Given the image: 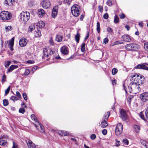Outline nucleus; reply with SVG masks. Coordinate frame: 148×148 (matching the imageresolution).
Masks as SVG:
<instances>
[{
    "mask_svg": "<svg viewBox=\"0 0 148 148\" xmlns=\"http://www.w3.org/2000/svg\"><path fill=\"white\" fill-rule=\"evenodd\" d=\"M128 87L129 92L133 93H138L140 90L139 82L137 83H131Z\"/></svg>",
    "mask_w": 148,
    "mask_h": 148,
    "instance_id": "nucleus-1",
    "label": "nucleus"
},
{
    "mask_svg": "<svg viewBox=\"0 0 148 148\" xmlns=\"http://www.w3.org/2000/svg\"><path fill=\"white\" fill-rule=\"evenodd\" d=\"M125 48L127 51H137L140 49V47L138 44L133 43L126 45Z\"/></svg>",
    "mask_w": 148,
    "mask_h": 148,
    "instance_id": "nucleus-2",
    "label": "nucleus"
},
{
    "mask_svg": "<svg viewBox=\"0 0 148 148\" xmlns=\"http://www.w3.org/2000/svg\"><path fill=\"white\" fill-rule=\"evenodd\" d=\"M53 52L50 49L44 48L43 49V55L42 56V58L45 60H48L49 58V56L53 54Z\"/></svg>",
    "mask_w": 148,
    "mask_h": 148,
    "instance_id": "nucleus-3",
    "label": "nucleus"
},
{
    "mask_svg": "<svg viewBox=\"0 0 148 148\" xmlns=\"http://www.w3.org/2000/svg\"><path fill=\"white\" fill-rule=\"evenodd\" d=\"M30 18V14L26 11H23L20 14V20L22 22L25 23Z\"/></svg>",
    "mask_w": 148,
    "mask_h": 148,
    "instance_id": "nucleus-4",
    "label": "nucleus"
},
{
    "mask_svg": "<svg viewBox=\"0 0 148 148\" xmlns=\"http://www.w3.org/2000/svg\"><path fill=\"white\" fill-rule=\"evenodd\" d=\"M11 17V13L8 11H3L0 13V17L2 20L10 19Z\"/></svg>",
    "mask_w": 148,
    "mask_h": 148,
    "instance_id": "nucleus-5",
    "label": "nucleus"
},
{
    "mask_svg": "<svg viewBox=\"0 0 148 148\" xmlns=\"http://www.w3.org/2000/svg\"><path fill=\"white\" fill-rule=\"evenodd\" d=\"M80 7L77 5H73L71 8V12L72 14L75 17L78 16L80 14Z\"/></svg>",
    "mask_w": 148,
    "mask_h": 148,
    "instance_id": "nucleus-6",
    "label": "nucleus"
},
{
    "mask_svg": "<svg viewBox=\"0 0 148 148\" xmlns=\"http://www.w3.org/2000/svg\"><path fill=\"white\" fill-rule=\"evenodd\" d=\"M123 125L121 123L117 124L115 130V134L116 136L119 135L121 134L123 131Z\"/></svg>",
    "mask_w": 148,
    "mask_h": 148,
    "instance_id": "nucleus-7",
    "label": "nucleus"
},
{
    "mask_svg": "<svg viewBox=\"0 0 148 148\" xmlns=\"http://www.w3.org/2000/svg\"><path fill=\"white\" fill-rule=\"evenodd\" d=\"M135 69H143L148 71V64L144 63L138 64L135 67Z\"/></svg>",
    "mask_w": 148,
    "mask_h": 148,
    "instance_id": "nucleus-8",
    "label": "nucleus"
},
{
    "mask_svg": "<svg viewBox=\"0 0 148 148\" xmlns=\"http://www.w3.org/2000/svg\"><path fill=\"white\" fill-rule=\"evenodd\" d=\"M110 115V112H108L105 115V119L103 121L101 122V127L103 128H105L108 126V123L106 122V120L108 119Z\"/></svg>",
    "mask_w": 148,
    "mask_h": 148,
    "instance_id": "nucleus-9",
    "label": "nucleus"
},
{
    "mask_svg": "<svg viewBox=\"0 0 148 148\" xmlns=\"http://www.w3.org/2000/svg\"><path fill=\"white\" fill-rule=\"evenodd\" d=\"M42 7L45 9H47L50 7L51 3L49 0H44L41 2Z\"/></svg>",
    "mask_w": 148,
    "mask_h": 148,
    "instance_id": "nucleus-10",
    "label": "nucleus"
},
{
    "mask_svg": "<svg viewBox=\"0 0 148 148\" xmlns=\"http://www.w3.org/2000/svg\"><path fill=\"white\" fill-rule=\"evenodd\" d=\"M140 98L144 102L148 101V92H145L140 95Z\"/></svg>",
    "mask_w": 148,
    "mask_h": 148,
    "instance_id": "nucleus-11",
    "label": "nucleus"
},
{
    "mask_svg": "<svg viewBox=\"0 0 148 148\" xmlns=\"http://www.w3.org/2000/svg\"><path fill=\"white\" fill-rule=\"evenodd\" d=\"M28 42L27 40L25 38H21L19 41V44L21 47H24L25 46Z\"/></svg>",
    "mask_w": 148,
    "mask_h": 148,
    "instance_id": "nucleus-12",
    "label": "nucleus"
},
{
    "mask_svg": "<svg viewBox=\"0 0 148 148\" xmlns=\"http://www.w3.org/2000/svg\"><path fill=\"white\" fill-rule=\"evenodd\" d=\"M38 125L36 124H34L35 127L41 132H45V130L44 127L41 123H39L38 121Z\"/></svg>",
    "mask_w": 148,
    "mask_h": 148,
    "instance_id": "nucleus-13",
    "label": "nucleus"
},
{
    "mask_svg": "<svg viewBox=\"0 0 148 148\" xmlns=\"http://www.w3.org/2000/svg\"><path fill=\"white\" fill-rule=\"evenodd\" d=\"M120 113L122 119L124 121L126 120L127 117V115L125 111L123 110H121L120 111Z\"/></svg>",
    "mask_w": 148,
    "mask_h": 148,
    "instance_id": "nucleus-14",
    "label": "nucleus"
},
{
    "mask_svg": "<svg viewBox=\"0 0 148 148\" xmlns=\"http://www.w3.org/2000/svg\"><path fill=\"white\" fill-rule=\"evenodd\" d=\"M58 7L57 6H56L53 8L51 15L53 18H55L57 16L58 14Z\"/></svg>",
    "mask_w": 148,
    "mask_h": 148,
    "instance_id": "nucleus-15",
    "label": "nucleus"
},
{
    "mask_svg": "<svg viewBox=\"0 0 148 148\" xmlns=\"http://www.w3.org/2000/svg\"><path fill=\"white\" fill-rule=\"evenodd\" d=\"M26 141L29 148H35V145L30 140L27 139L26 140Z\"/></svg>",
    "mask_w": 148,
    "mask_h": 148,
    "instance_id": "nucleus-16",
    "label": "nucleus"
},
{
    "mask_svg": "<svg viewBox=\"0 0 148 148\" xmlns=\"http://www.w3.org/2000/svg\"><path fill=\"white\" fill-rule=\"evenodd\" d=\"M61 51L63 54L66 55L69 52L68 48L66 46H64L61 48Z\"/></svg>",
    "mask_w": 148,
    "mask_h": 148,
    "instance_id": "nucleus-17",
    "label": "nucleus"
},
{
    "mask_svg": "<svg viewBox=\"0 0 148 148\" xmlns=\"http://www.w3.org/2000/svg\"><path fill=\"white\" fill-rule=\"evenodd\" d=\"M121 38L125 42H130L131 41V39L130 36L128 35H124L122 36Z\"/></svg>",
    "mask_w": 148,
    "mask_h": 148,
    "instance_id": "nucleus-18",
    "label": "nucleus"
},
{
    "mask_svg": "<svg viewBox=\"0 0 148 148\" xmlns=\"http://www.w3.org/2000/svg\"><path fill=\"white\" fill-rule=\"evenodd\" d=\"M14 2V0H5L4 3L6 6H12L13 4V3Z\"/></svg>",
    "mask_w": 148,
    "mask_h": 148,
    "instance_id": "nucleus-19",
    "label": "nucleus"
},
{
    "mask_svg": "<svg viewBox=\"0 0 148 148\" xmlns=\"http://www.w3.org/2000/svg\"><path fill=\"white\" fill-rule=\"evenodd\" d=\"M58 134L62 136H68L69 133L67 131H60L58 132Z\"/></svg>",
    "mask_w": 148,
    "mask_h": 148,
    "instance_id": "nucleus-20",
    "label": "nucleus"
},
{
    "mask_svg": "<svg viewBox=\"0 0 148 148\" xmlns=\"http://www.w3.org/2000/svg\"><path fill=\"white\" fill-rule=\"evenodd\" d=\"M37 25L40 28H42L45 26V23L43 21H40L37 23Z\"/></svg>",
    "mask_w": 148,
    "mask_h": 148,
    "instance_id": "nucleus-21",
    "label": "nucleus"
},
{
    "mask_svg": "<svg viewBox=\"0 0 148 148\" xmlns=\"http://www.w3.org/2000/svg\"><path fill=\"white\" fill-rule=\"evenodd\" d=\"M7 144V141L5 139H2L0 140V145L4 146Z\"/></svg>",
    "mask_w": 148,
    "mask_h": 148,
    "instance_id": "nucleus-22",
    "label": "nucleus"
},
{
    "mask_svg": "<svg viewBox=\"0 0 148 148\" xmlns=\"http://www.w3.org/2000/svg\"><path fill=\"white\" fill-rule=\"evenodd\" d=\"M18 67V66L15 65H11L9 69H8V72H10L13 71L14 69L17 68Z\"/></svg>",
    "mask_w": 148,
    "mask_h": 148,
    "instance_id": "nucleus-23",
    "label": "nucleus"
},
{
    "mask_svg": "<svg viewBox=\"0 0 148 148\" xmlns=\"http://www.w3.org/2000/svg\"><path fill=\"white\" fill-rule=\"evenodd\" d=\"M38 14L40 16H43L45 14V12L44 10L42 9H40L38 10Z\"/></svg>",
    "mask_w": 148,
    "mask_h": 148,
    "instance_id": "nucleus-24",
    "label": "nucleus"
},
{
    "mask_svg": "<svg viewBox=\"0 0 148 148\" xmlns=\"http://www.w3.org/2000/svg\"><path fill=\"white\" fill-rule=\"evenodd\" d=\"M137 77L138 79H139L140 80H141V83H143V82H144V81L145 78L143 76L141 75H140V74H139L138 75V76H137Z\"/></svg>",
    "mask_w": 148,
    "mask_h": 148,
    "instance_id": "nucleus-25",
    "label": "nucleus"
},
{
    "mask_svg": "<svg viewBox=\"0 0 148 148\" xmlns=\"http://www.w3.org/2000/svg\"><path fill=\"white\" fill-rule=\"evenodd\" d=\"M133 98V96L132 95H130L127 98V102L129 105H130L131 103L132 99Z\"/></svg>",
    "mask_w": 148,
    "mask_h": 148,
    "instance_id": "nucleus-26",
    "label": "nucleus"
},
{
    "mask_svg": "<svg viewBox=\"0 0 148 148\" xmlns=\"http://www.w3.org/2000/svg\"><path fill=\"white\" fill-rule=\"evenodd\" d=\"M34 35L36 37H39L41 36V33L40 30H37L35 32Z\"/></svg>",
    "mask_w": 148,
    "mask_h": 148,
    "instance_id": "nucleus-27",
    "label": "nucleus"
},
{
    "mask_svg": "<svg viewBox=\"0 0 148 148\" xmlns=\"http://www.w3.org/2000/svg\"><path fill=\"white\" fill-rule=\"evenodd\" d=\"M114 22L115 23H117L119 22V18L117 15H115Z\"/></svg>",
    "mask_w": 148,
    "mask_h": 148,
    "instance_id": "nucleus-28",
    "label": "nucleus"
},
{
    "mask_svg": "<svg viewBox=\"0 0 148 148\" xmlns=\"http://www.w3.org/2000/svg\"><path fill=\"white\" fill-rule=\"evenodd\" d=\"M62 36H59L58 35L57 36L56 40L58 42H60L62 40Z\"/></svg>",
    "mask_w": 148,
    "mask_h": 148,
    "instance_id": "nucleus-29",
    "label": "nucleus"
},
{
    "mask_svg": "<svg viewBox=\"0 0 148 148\" xmlns=\"http://www.w3.org/2000/svg\"><path fill=\"white\" fill-rule=\"evenodd\" d=\"M80 34L78 32H77V34L75 36V40L76 42L78 43L79 40Z\"/></svg>",
    "mask_w": 148,
    "mask_h": 148,
    "instance_id": "nucleus-30",
    "label": "nucleus"
},
{
    "mask_svg": "<svg viewBox=\"0 0 148 148\" xmlns=\"http://www.w3.org/2000/svg\"><path fill=\"white\" fill-rule=\"evenodd\" d=\"M134 128L135 129L136 132L137 133H138L139 132L140 128V127L138 125H134Z\"/></svg>",
    "mask_w": 148,
    "mask_h": 148,
    "instance_id": "nucleus-31",
    "label": "nucleus"
},
{
    "mask_svg": "<svg viewBox=\"0 0 148 148\" xmlns=\"http://www.w3.org/2000/svg\"><path fill=\"white\" fill-rule=\"evenodd\" d=\"M100 25L99 22H98L97 23V30L98 33H99L100 32Z\"/></svg>",
    "mask_w": 148,
    "mask_h": 148,
    "instance_id": "nucleus-32",
    "label": "nucleus"
},
{
    "mask_svg": "<svg viewBox=\"0 0 148 148\" xmlns=\"http://www.w3.org/2000/svg\"><path fill=\"white\" fill-rule=\"evenodd\" d=\"M3 104L4 106H8L9 104L8 100L7 99H4L3 100Z\"/></svg>",
    "mask_w": 148,
    "mask_h": 148,
    "instance_id": "nucleus-33",
    "label": "nucleus"
},
{
    "mask_svg": "<svg viewBox=\"0 0 148 148\" xmlns=\"http://www.w3.org/2000/svg\"><path fill=\"white\" fill-rule=\"evenodd\" d=\"M14 38H12L10 41L9 42V45L10 46L13 47L14 43Z\"/></svg>",
    "mask_w": 148,
    "mask_h": 148,
    "instance_id": "nucleus-34",
    "label": "nucleus"
},
{
    "mask_svg": "<svg viewBox=\"0 0 148 148\" xmlns=\"http://www.w3.org/2000/svg\"><path fill=\"white\" fill-rule=\"evenodd\" d=\"M31 117L32 119H33L36 122L38 123V121L37 120V118L36 117L35 115L34 114H32L31 116Z\"/></svg>",
    "mask_w": 148,
    "mask_h": 148,
    "instance_id": "nucleus-35",
    "label": "nucleus"
},
{
    "mask_svg": "<svg viewBox=\"0 0 148 148\" xmlns=\"http://www.w3.org/2000/svg\"><path fill=\"white\" fill-rule=\"evenodd\" d=\"M123 42H122L121 41H115L112 44L113 45L112 46H113L115 45H118L119 44H123Z\"/></svg>",
    "mask_w": 148,
    "mask_h": 148,
    "instance_id": "nucleus-36",
    "label": "nucleus"
},
{
    "mask_svg": "<svg viewBox=\"0 0 148 148\" xmlns=\"http://www.w3.org/2000/svg\"><path fill=\"white\" fill-rule=\"evenodd\" d=\"M122 142L124 144H125L126 145H128L129 144V141L126 138L123 139Z\"/></svg>",
    "mask_w": 148,
    "mask_h": 148,
    "instance_id": "nucleus-37",
    "label": "nucleus"
},
{
    "mask_svg": "<svg viewBox=\"0 0 148 148\" xmlns=\"http://www.w3.org/2000/svg\"><path fill=\"white\" fill-rule=\"evenodd\" d=\"M85 44L83 43L81 45V51L82 52H84L85 50Z\"/></svg>",
    "mask_w": 148,
    "mask_h": 148,
    "instance_id": "nucleus-38",
    "label": "nucleus"
},
{
    "mask_svg": "<svg viewBox=\"0 0 148 148\" xmlns=\"http://www.w3.org/2000/svg\"><path fill=\"white\" fill-rule=\"evenodd\" d=\"M30 73V70L29 69H26L25 71V72L23 74L25 75H29Z\"/></svg>",
    "mask_w": 148,
    "mask_h": 148,
    "instance_id": "nucleus-39",
    "label": "nucleus"
},
{
    "mask_svg": "<svg viewBox=\"0 0 148 148\" xmlns=\"http://www.w3.org/2000/svg\"><path fill=\"white\" fill-rule=\"evenodd\" d=\"M106 4L109 6H111L112 5V1L111 0H108L106 2Z\"/></svg>",
    "mask_w": 148,
    "mask_h": 148,
    "instance_id": "nucleus-40",
    "label": "nucleus"
},
{
    "mask_svg": "<svg viewBox=\"0 0 148 148\" xmlns=\"http://www.w3.org/2000/svg\"><path fill=\"white\" fill-rule=\"evenodd\" d=\"M12 29V28L11 26H6L5 27V29L6 32L11 31Z\"/></svg>",
    "mask_w": 148,
    "mask_h": 148,
    "instance_id": "nucleus-41",
    "label": "nucleus"
},
{
    "mask_svg": "<svg viewBox=\"0 0 148 148\" xmlns=\"http://www.w3.org/2000/svg\"><path fill=\"white\" fill-rule=\"evenodd\" d=\"M139 115L140 117L143 120H144L145 118L144 115V114L142 112H141L139 114Z\"/></svg>",
    "mask_w": 148,
    "mask_h": 148,
    "instance_id": "nucleus-42",
    "label": "nucleus"
},
{
    "mask_svg": "<svg viewBox=\"0 0 148 148\" xmlns=\"http://www.w3.org/2000/svg\"><path fill=\"white\" fill-rule=\"evenodd\" d=\"M10 87L9 86L8 88L5 90V95H7L9 92L10 90Z\"/></svg>",
    "mask_w": 148,
    "mask_h": 148,
    "instance_id": "nucleus-43",
    "label": "nucleus"
},
{
    "mask_svg": "<svg viewBox=\"0 0 148 148\" xmlns=\"http://www.w3.org/2000/svg\"><path fill=\"white\" fill-rule=\"evenodd\" d=\"M118 71V70L114 68L112 70V73L113 75H115L117 73Z\"/></svg>",
    "mask_w": 148,
    "mask_h": 148,
    "instance_id": "nucleus-44",
    "label": "nucleus"
},
{
    "mask_svg": "<svg viewBox=\"0 0 148 148\" xmlns=\"http://www.w3.org/2000/svg\"><path fill=\"white\" fill-rule=\"evenodd\" d=\"M29 31L30 32H31L33 30V29L35 28V27L34 25H31L30 26H29Z\"/></svg>",
    "mask_w": 148,
    "mask_h": 148,
    "instance_id": "nucleus-45",
    "label": "nucleus"
},
{
    "mask_svg": "<svg viewBox=\"0 0 148 148\" xmlns=\"http://www.w3.org/2000/svg\"><path fill=\"white\" fill-rule=\"evenodd\" d=\"M11 99L14 101L18 100V97L14 96H12L11 98Z\"/></svg>",
    "mask_w": 148,
    "mask_h": 148,
    "instance_id": "nucleus-46",
    "label": "nucleus"
},
{
    "mask_svg": "<svg viewBox=\"0 0 148 148\" xmlns=\"http://www.w3.org/2000/svg\"><path fill=\"white\" fill-rule=\"evenodd\" d=\"M144 47L145 49L148 52V43L145 42L144 43Z\"/></svg>",
    "mask_w": 148,
    "mask_h": 148,
    "instance_id": "nucleus-47",
    "label": "nucleus"
},
{
    "mask_svg": "<svg viewBox=\"0 0 148 148\" xmlns=\"http://www.w3.org/2000/svg\"><path fill=\"white\" fill-rule=\"evenodd\" d=\"M141 143L143 145L146 147V141L145 140H141Z\"/></svg>",
    "mask_w": 148,
    "mask_h": 148,
    "instance_id": "nucleus-48",
    "label": "nucleus"
},
{
    "mask_svg": "<svg viewBox=\"0 0 148 148\" xmlns=\"http://www.w3.org/2000/svg\"><path fill=\"white\" fill-rule=\"evenodd\" d=\"M38 67L37 66H35L33 67L31 69V72H32V73H33L34 72L36 71Z\"/></svg>",
    "mask_w": 148,
    "mask_h": 148,
    "instance_id": "nucleus-49",
    "label": "nucleus"
},
{
    "mask_svg": "<svg viewBox=\"0 0 148 148\" xmlns=\"http://www.w3.org/2000/svg\"><path fill=\"white\" fill-rule=\"evenodd\" d=\"M19 112L22 114H24L25 112V110L24 108H21L19 109Z\"/></svg>",
    "mask_w": 148,
    "mask_h": 148,
    "instance_id": "nucleus-50",
    "label": "nucleus"
},
{
    "mask_svg": "<svg viewBox=\"0 0 148 148\" xmlns=\"http://www.w3.org/2000/svg\"><path fill=\"white\" fill-rule=\"evenodd\" d=\"M145 115L146 118L148 119V108L145 109Z\"/></svg>",
    "mask_w": 148,
    "mask_h": 148,
    "instance_id": "nucleus-51",
    "label": "nucleus"
},
{
    "mask_svg": "<svg viewBox=\"0 0 148 148\" xmlns=\"http://www.w3.org/2000/svg\"><path fill=\"white\" fill-rule=\"evenodd\" d=\"M23 96L25 100H27V95L24 92L23 94Z\"/></svg>",
    "mask_w": 148,
    "mask_h": 148,
    "instance_id": "nucleus-52",
    "label": "nucleus"
},
{
    "mask_svg": "<svg viewBox=\"0 0 148 148\" xmlns=\"http://www.w3.org/2000/svg\"><path fill=\"white\" fill-rule=\"evenodd\" d=\"M119 16L121 19H123L125 17V15L123 13H121L119 14Z\"/></svg>",
    "mask_w": 148,
    "mask_h": 148,
    "instance_id": "nucleus-53",
    "label": "nucleus"
},
{
    "mask_svg": "<svg viewBox=\"0 0 148 148\" xmlns=\"http://www.w3.org/2000/svg\"><path fill=\"white\" fill-rule=\"evenodd\" d=\"M11 63V62L10 61H8L5 62V67H7V66H8Z\"/></svg>",
    "mask_w": 148,
    "mask_h": 148,
    "instance_id": "nucleus-54",
    "label": "nucleus"
},
{
    "mask_svg": "<svg viewBox=\"0 0 148 148\" xmlns=\"http://www.w3.org/2000/svg\"><path fill=\"white\" fill-rule=\"evenodd\" d=\"M8 138V136H7L2 135L0 137V140Z\"/></svg>",
    "mask_w": 148,
    "mask_h": 148,
    "instance_id": "nucleus-55",
    "label": "nucleus"
},
{
    "mask_svg": "<svg viewBox=\"0 0 148 148\" xmlns=\"http://www.w3.org/2000/svg\"><path fill=\"white\" fill-rule=\"evenodd\" d=\"M108 39L107 38H106L103 39V43H104L105 44H106L107 43H108Z\"/></svg>",
    "mask_w": 148,
    "mask_h": 148,
    "instance_id": "nucleus-56",
    "label": "nucleus"
},
{
    "mask_svg": "<svg viewBox=\"0 0 148 148\" xmlns=\"http://www.w3.org/2000/svg\"><path fill=\"white\" fill-rule=\"evenodd\" d=\"M116 142L115 143L116 146L117 147L119 146L120 144V142L118 141L117 139L116 140Z\"/></svg>",
    "mask_w": 148,
    "mask_h": 148,
    "instance_id": "nucleus-57",
    "label": "nucleus"
},
{
    "mask_svg": "<svg viewBox=\"0 0 148 148\" xmlns=\"http://www.w3.org/2000/svg\"><path fill=\"white\" fill-rule=\"evenodd\" d=\"M6 77L5 75L4 74L3 76L2 79V82H4L6 81Z\"/></svg>",
    "mask_w": 148,
    "mask_h": 148,
    "instance_id": "nucleus-58",
    "label": "nucleus"
},
{
    "mask_svg": "<svg viewBox=\"0 0 148 148\" xmlns=\"http://www.w3.org/2000/svg\"><path fill=\"white\" fill-rule=\"evenodd\" d=\"M103 18L106 19H107L108 18V15L107 13L104 14L103 15Z\"/></svg>",
    "mask_w": 148,
    "mask_h": 148,
    "instance_id": "nucleus-59",
    "label": "nucleus"
},
{
    "mask_svg": "<svg viewBox=\"0 0 148 148\" xmlns=\"http://www.w3.org/2000/svg\"><path fill=\"white\" fill-rule=\"evenodd\" d=\"M34 3L33 1H29L28 2V5L30 7H32L33 6Z\"/></svg>",
    "mask_w": 148,
    "mask_h": 148,
    "instance_id": "nucleus-60",
    "label": "nucleus"
},
{
    "mask_svg": "<svg viewBox=\"0 0 148 148\" xmlns=\"http://www.w3.org/2000/svg\"><path fill=\"white\" fill-rule=\"evenodd\" d=\"M13 146L12 148H18V145L14 141L13 142Z\"/></svg>",
    "mask_w": 148,
    "mask_h": 148,
    "instance_id": "nucleus-61",
    "label": "nucleus"
},
{
    "mask_svg": "<svg viewBox=\"0 0 148 148\" xmlns=\"http://www.w3.org/2000/svg\"><path fill=\"white\" fill-rule=\"evenodd\" d=\"M96 138V136L95 134H92L90 136V138L92 140H93Z\"/></svg>",
    "mask_w": 148,
    "mask_h": 148,
    "instance_id": "nucleus-62",
    "label": "nucleus"
},
{
    "mask_svg": "<svg viewBox=\"0 0 148 148\" xmlns=\"http://www.w3.org/2000/svg\"><path fill=\"white\" fill-rule=\"evenodd\" d=\"M16 96L18 97L20 99L21 98V94L18 91H16Z\"/></svg>",
    "mask_w": 148,
    "mask_h": 148,
    "instance_id": "nucleus-63",
    "label": "nucleus"
},
{
    "mask_svg": "<svg viewBox=\"0 0 148 148\" xmlns=\"http://www.w3.org/2000/svg\"><path fill=\"white\" fill-rule=\"evenodd\" d=\"M103 134L104 135H106L107 134V130L106 129L103 130L102 132Z\"/></svg>",
    "mask_w": 148,
    "mask_h": 148,
    "instance_id": "nucleus-64",
    "label": "nucleus"
}]
</instances>
